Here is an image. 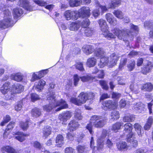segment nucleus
Segmentation results:
<instances>
[{"instance_id": "1", "label": "nucleus", "mask_w": 153, "mask_h": 153, "mask_svg": "<svg viewBox=\"0 0 153 153\" xmlns=\"http://www.w3.org/2000/svg\"><path fill=\"white\" fill-rule=\"evenodd\" d=\"M111 31L119 39H133L134 36V33H135L137 35L138 33L139 28L137 26L131 23L130 30H121L118 28L115 27L111 30Z\"/></svg>"}, {"instance_id": "2", "label": "nucleus", "mask_w": 153, "mask_h": 153, "mask_svg": "<svg viewBox=\"0 0 153 153\" xmlns=\"http://www.w3.org/2000/svg\"><path fill=\"white\" fill-rule=\"evenodd\" d=\"M106 119L102 118V116L99 115H94L91 116L90 121L85 126L86 128L87 129L91 134H93V125L97 128L103 127L106 124Z\"/></svg>"}, {"instance_id": "3", "label": "nucleus", "mask_w": 153, "mask_h": 153, "mask_svg": "<svg viewBox=\"0 0 153 153\" xmlns=\"http://www.w3.org/2000/svg\"><path fill=\"white\" fill-rule=\"evenodd\" d=\"M124 135H125V134H127L126 140L127 142H130L131 138H135V134L132 132V125L130 123H127L124 124Z\"/></svg>"}, {"instance_id": "4", "label": "nucleus", "mask_w": 153, "mask_h": 153, "mask_svg": "<svg viewBox=\"0 0 153 153\" xmlns=\"http://www.w3.org/2000/svg\"><path fill=\"white\" fill-rule=\"evenodd\" d=\"M101 107L103 109L115 110L118 106V102L117 101H113L111 100H107L103 101L102 102Z\"/></svg>"}, {"instance_id": "5", "label": "nucleus", "mask_w": 153, "mask_h": 153, "mask_svg": "<svg viewBox=\"0 0 153 153\" xmlns=\"http://www.w3.org/2000/svg\"><path fill=\"white\" fill-rule=\"evenodd\" d=\"M84 92H82L78 96V98L72 97L70 99V102L75 105L79 106L85 103L86 99Z\"/></svg>"}, {"instance_id": "6", "label": "nucleus", "mask_w": 153, "mask_h": 153, "mask_svg": "<svg viewBox=\"0 0 153 153\" xmlns=\"http://www.w3.org/2000/svg\"><path fill=\"white\" fill-rule=\"evenodd\" d=\"M78 14L79 18H88L91 15V10L88 7H82L78 10Z\"/></svg>"}, {"instance_id": "7", "label": "nucleus", "mask_w": 153, "mask_h": 153, "mask_svg": "<svg viewBox=\"0 0 153 153\" xmlns=\"http://www.w3.org/2000/svg\"><path fill=\"white\" fill-rule=\"evenodd\" d=\"M72 116L71 112L69 111H67L61 114H60L58 118L62 124L66 125L67 120L69 119Z\"/></svg>"}, {"instance_id": "8", "label": "nucleus", "mask_w": 153, "mask_h": 153, "mask_svg": "<svg viewBox=\"0 0 153 153\" xmlns=\"http://www.w3.org/2000/svg\"><path fill=\"white\" fill-rule=\"evenodd\" d=\"M56 107H59L56 109L55 111L57 112L61 110L62 109L67 108H68V105L66 102L64 100L61 99L60 100L58 101L55 102Z\"/></svg>"}, {"instance_id": "9", "label": "nucleus", "mask_w": 153, "mask_h": 153, "mask_svg": "<svg viewBox=\"0 0 153 153\" xmlns=\"http://www.w3.org/2000/svg\"><path fill=\"white\" fill-rule=\"evenodd\" d=\"M16 135L15 136V138L20 142H22L26 139L25 137L30 135L29 134L24 133L23 132L18 131L14 133L13 134Z\"/></svg>"}, {"instance_id": "10", "label": "nucleus", "mask_w": 153, "mask_h": 153, "mask_svg": "<svg viewBox=\"0 0 153 153\" xmlns=\"http://www.w3.org/2000/svg\"><path fill=\"white\" fill-rule=\"evenodd\" d=\"M80 126L79 123L74 119L71 120L68 124L67 129L70 132L76 130Z\"/></svg>"}, {"instance_id": "11", "label": "nucleus", "mask_w": 153, "mask_h": 153, "mask_svg": "<svg viewBox=\"0 0 153 153\" xmlns=\"http://www.w3.org/2000/svg\"><path fill=\"white\" fill-rule=\"evenodd\" d=\"M97 22L102 32H108V27L105 20L102 19H100L98 20Z\"/></svg>"}, {"instance_id": "12", "label": "nucleus", "mask_w": 153, "mask_h": 153, "mask_svg": "<svg viewBox=\"0 0 153 153\" xmlns=\"http://www.w3.org/2000/svg\"><path fill=\"white\" fill-rule=\"evenodd\" d=\"M110 59L109 66L111 68L116 65L119 56L115 53H113L110 55Z\"/></svg>"}, {"instance_id": "13", "label": "nucleus", "mask_w": 153, "mask_h": 153, "mask_svg": "<svg viewBox=\"0 0 153 153\" xmlns=\"http://www.w3.org/2000/svg\"><path fill=\"white\" fill-rule=\"evenodd\" d=\"M11 89L14 94H19L23 91L24 87L20 84L15 83L12 85Z\"/></svg>"}, {"instance_id": "14", "label": "nucleus", "mask_w": 153, "mask_h": 153, "mask_svg": "<svg viewBox=\"0 0 153 153\" xmlns=\"http://www.w3.org/2000/svg\"><path fill=\"white\" fill-rule=\"evenodd\" d=\"M33 122L30 118L25 120V121H21L19 123L20 128L23 131H27L29 127L30 124H32Z\"/></svg>"}, {"instance_id": "15", "label": "nucleus", "mask_w": 153, "mask_h": 153, "mask_svg": "<svg viewBox=\"0 0 153 153\" xmlns=\"http://www.w3.org/2000/svg\"><path fill=\"white\" fill-rule=\"evenodd\" d=\"M116 146L118 150L120 151L127 150L128 148V146L125 141H120L117 143Z\"/></svg>"}, {"instance_id": "16", "label": "nucleus", "mask_w": 153, "mask_h": 153, "mask_svg": "<svg viewBox=\"0 0 153 153\" xmlns=\"http://www.w3.org/2000/svg\"><path fill=\"white\" fill-rule=\"evenodd\" d=\"M105 17L107 21L110 25H112L113 26L117 25V20L113 16L111 13H106L105 14Z\"/></svg>"}, {"instance_id": "17", "label": "nucleus", "mask_w": 153, "mask_h": 153, "mask_svg": "<svg viewBox=\"0 0 153 153\" xmlns=\"http://www.w3.org/2000/svg\"><path fill=\"white\" fill-rule=\"evenodd\" d=\"M105 17L107 21L110 25H112L113 26L117 25V20L113 16L111 13H106L105 14Z\"/></svg>"}, {"instance_id": "18", "label": "nucleus", "mask_w": 153, "mask_h": 153, "mask_svg": "<svg viewBox=\"0 0 153 153\" xmlns=\"http://www.w3.org/2000/svg\"><path fill=\"white\" fill-rule=\"evenodd\" d=\"M52 129L51 126H45L42 128V136L47 138L52 133Z\"/></svg>"}, {"instance_id": "19", "label": "nucleus", "mask_w": 153, "mask_h": 153, "mask_svg": "<svg viewBox=\"0 0 153 153\" xmlns=\"http://www.w3.org/2000/svg\"><path fill=\"white\" fill-rule=\"evenodd\" d=\"M43 110L47 112H50L54 110L56 107L55 102H50L48 104L45 105L42 107Z\"/></svg>"}, {"instance_id": "20", "label": "nucleus", "mask_w": 153, "mask_h": 153, "mask_svg": "<svg viewBox=\"0 0 153 153\" xmlns=\"http://www.w3.org/2000/svg\"><path fill=\"white\" fill-rule=\"evenodd\" d=\"M46 70H43L40 71L37 73V74L34 73L32 76V79L33 81L41 79L46 74Z\"/></svg>"}, {"instance_id": "21", "label": "nucleus", "mask_w": 153, "mask_h": 153, "mask_svg": "<svg viewBox=\"0 0 153 153\" xmlns=\"http://www.w3.org/2000/svg\"><path fill=\"white\" fill-rule=\"evenodd\" d=\"M82 50L86 54L89 55L94 52V48L91 45H85L83 46Z\"/></svg>"}, {"instance_id": "22", "label": "nucleus", "mask_w": 153, "mask_h": 153, "mask_svg": "<svg viewBox=\"0 0 153 153\" xmlns=\"http://www.w3.org/2000/svg\"><path fill=\"white\" fill-rule=\"evenodd\" d=\"M30 113L32 117H33L37 118L42 115L41 109L37 107H35L32 108Z\"/></svg>"}, {"instance_id": "23", "label": "nucleus", "mask_w": 153, "mask_h": 153, "mask_svg": "<svg viewBox=\"0 0 153 153\" xmlns=\"http://www.w3.org/2000/svg\"><path fill=\"white\" fill-rule=\"evenodd\" d=\"M153 123V119L151 116H149L147 119L146 123L143 126V128L145 131L149 130L152 127Z\"/></svg>"}, {"instance_id": "24", "label": "nucleus", "mask_w": 153, "mask_h": 153, "mask_svg": "<svg viewBox=\"0 0 153 153\" xmlns=\"http://www.w3.org/2000/svg\"><path fill=\"white\" fill-rule=\"evenodd\" d=\"M152 62L148 61L146 65L143 67L141 69V72L144 74H146L150 72L152 68Z\"/></svg>"}, {"instance_id": "25", "label": "nucleus", "mask_w": 153, "mask_h": 153, "mask_svg": "<svg viewBox=\"0 0 153 153\" xmlns=\"http://www.w3.org/2000/svg\"><path fill=\"white\" fill-rule=\"evenodd\" d=\"M141 88L142 91L150 92L153 89V85L150 82H146L142 85Z\"/></svg>"}, {"instance_id": "26", "label": "nucleus", "mask_w": 153, "mask_h": 153, "mask_svg": "<svg viewBox=\"0 0 153 153\" xmlns=\"http://www.w3.org/2000/svg\"><path fill=\"white\" fill-rule=\"evenodd\" d=\"M123 125V123L122 122H117L112 124L111 130L113 132L117 133L121 129Z\"/></svg>"}, {"instance_id": "27", "label": "nucleus", "mask_w": 153, "mask_h": 153, "mask_svg": "<svg viewBox=\"0 0 153 153\" xmlns=\"http://www.w3.org/2000/svg\"><path fill=\"white\" fill-rule=\"evenodd\" d=\"M64 15L66 18L68 20H69L71 19L75 20L77 19V18H76L75 16V11H66L65 12Z\"/></svg>"}, {"instance_id": "28", "label": "nucleus", "mask_w": 153, "mask_h": 153, "mask_svg": "<svg viewBox=\"0 0 153 153\" xmlns=\"http://www.w3.org/2000/svg\"><path fill=\"white\" fill-rule=\"evenodd\" d=\"M10 82H8L3 84L0 89V91L3 94H5L10 90Z\"/></svg>"}, {"instance_id": "29", "label": "nucleus", "mask_w": 153, "mask_h": 153, "mask_svg": "<svg viewBox=\"0 0 153 153\" xmlns=\"http://www.w3.org/2000/svg\"><path fill=\"white\" fill-rule=\"evenodd\" d=\"M97 59L94 57H91L88 58L86 62L87 66L89 68L94 67L97 63Z\"/></svg>"}, {"instance_id": "30", "label": "nucleus", "mask_w": 153, "mask_h": 153, "mask_svg": "<svg viewBox=\"0 0 153 153\" xmlns=\"http://www.w3.org/2000/svg\"><path fill=\"white\" fill-rule=\"evenodd\" d=\"M2 21L6 28L12 26L15 23L12 19L10 18H4Z\"/></svg>"}, {"instance_id": "31", "label": "nucleus", "mask_w": 153, "mask_h": 153, "mask_svg": "<svg viewBox=\"0 0 153 153\" xmlns=\"http://www.w3.org/2000/svg\"><path fill=\"white\" fill-rule=\"evenodd\" d=\"M94 55L97 57H100V58H102L104 54V51L103 48H96L94 51Z\"/></svg>"}, {"instance_id": "32", "label": "nucleus", "mask_w": 153, "mask_h": 153, "mask_svg": "<svg viewBox=\"0 0 153 153\" xmlns=\"http://www.w3.org/2000/svg\"><path fill=\"white\" fill-rule=\"evenodd\" d=\"M121 4V0H112L109 3V8L112 9H114L116 7L120 6Z\"/></svg>"}, {"instance_id": "33", "label": "nucleus", "mask_w": 153, "mask_h": 153, "mask_svg": "<svg viewBox=\"0 0 153 153\" xmlns=\"http://www.w3.org/2000/svg\"><path fill=\"white\" fill-rule=\"evenodd\" d=\"M56 142L58 147H61L63 145L64 137L61 134H58L56 139Z\"/></svg>"}, {"instance_id": "34", "label": "nucleus", "mask_w": 153, "mask_h": 153, "mask_svg": "<svg viewBox=\"0 0 153 153\" xmlns=\"http://www.w3.org/2000/svg\"><path fill=\"white\" fill-rule=\"evenodd\" d=\"M20 5L27 10H29L31 7L29 5V2L27 0H19Z\"/></svg>"}, {"instance_id": "35", "label": "nucleus", "mask_w": 153, "mask_h": 153, "mask_svg": "<svg viewBox=\"0 0 153 153\" xmlns=\"http://www.w3.org/2000/svg\"><path fill=\"white\" fill-rule=\"evenodd\" d=\"M135 119L133 115L128 114L125 115L123 117V120L124 122H130L133 121Z\"/></svg>"}, {"instance_id": "36", "label": "nucleus", "mask_w": 153, "mask_h": 153, "mask_svg": "<svg viewBox=\"0 0 153 153\" xmlns=\"http://www.w3.org/2000/svg\"><path fill=\"white\" fill-rule=\"evenodd\" d=\"M81 81L83 82H92L95 79L94 77L88 75L83 76L80 77Z\"/></svg>"}, {"instance_id": "37", "label": "nucleus", "mask_w": 153, "mask_h": 153, "mask_svg": "<svg viewBox=\"0 0 153 153\" xmlns=\"http://www.w3.org/2000/svg\"><path fill=\"white\" fill-rule=\"evenodd\" d=\"M128 61V59L126 57H122L120 60L119 65L118 69L119 70H122L124 67L126 65Z\"/></svg>"}, {"instance_id": "38", "label": "nucleus", "mask_w": 153, "mask_h": 153, "mask_svg": "<svg viewBox=\"0 0 153 153\" xmlns=\"http://www.w3.org/2000/svg\"><path fill=\"white\" fill-rule=\"evenodd\" d=\"M2 150L8 153H17L15 149L9 146H4L2 148Z\"/></svg>"}, {"instance_id": "39", "label": "nucleus", "mask_w": 153, "mask_h": 153, "mask_svg": "<svg viewBox=\"0 0 153 153\" xmlns=\"http://www.w3.org/2000/svg\"><path fill=\"white\" fill-rule=\"evenodd\" d=\"M22 13V11L21 9L16 8L13 10V15L15 19H17Z\"/></svg>"}, {"instance_id": "40", "label": "nucleus", "mask_w": 153, "mask_h": 153, "mask_svg": "<svg viewBox=\"0 0 153 153\" xmlns=\"http://www.w3.org/2000/svg\"><path fill=\"white\" fill-rule=\"evenodd\" d=\"M82 0H69V4L70 7H74L80 5Z\"/></svg>"}, {"instance_id": "41", "label": "nucleus", "mask_w": 153, "mask_h": 153, "mask_svg": "<svg viewBox=\"0 0 153 153\" xmlns=\"http://www.w3.org/2000/svg\"><path fill=\"white\" fill-rule=\"evenodd\" d=\"M13 80L18 82L21 81L23 79V76L19 73H17L11 76Z\"/></svg>"}, {"instance_id": "42", "label": "nucleus", "mask_w": 153, "mask_h": 153, "mask_svg": "<svg viewBox=\"0 0 153 153\" xmlns=\"http://www.w3.org/2000/svg\"><path fill=\"white\" fill-rule=\"evenodd\" d=\"M84 94L87 100H92L94 99L95 94L94 93L90 91L84 92Z\"/></svg>"}, {"instance_id": "43", "label": "nucleus", "mask_w": 153, "mask_h": 153, "mask_svg": "<svg viewBox=\"0 0 153 153\" xmlns=\"http://www.w3.org/2000/svg\"><path fill=\"white\" fill-rule=\"evenodd\" d=\"M78 153H87L86 148L84 145H78L76 148Z\"/></svg>"}, {"instance_id": "44", "label": "nucleus", "mask_w": 153, "mask_h": 153, "mask_svg": "<svg viewBox=\"0 0 153 153\" xmlns=\"http://www.w3.org/2000/svg\"><path fill=\"white\" fill-rule=\"evenodd\" d=\"M45 84L46 82L44 80L41 79L39 81L38 84L36 86V88L38 91H41L43 89Z\"/></svg>"}, {"instance_id": "45", "label": "nucleus", "mask_w": 153, "mask_h": 153, "mask_svg": "<svg viewBox=\"0 0 153 153\" xmlns=\"http://www.w3.org/2000/svg\"><path fill=\"white\" fill-rule=\"evenodd\" d=\"M135 61L133 59L131 60L127 65L128 71H132L135 68Z\"/></svg>"}, {"instance_id": "46", "label": "nucleus", "mask_w": 153, "mask_h": 153, "mask_svg": "<svg viewBox=\"0 0 153 153\" xmlns=\"http://www.w3.org/2000/svg\"><path fill=\"white\" fill-rule=\"evenodd\" d=\"M15 123L14 121H11L7 126L6 128L5 129L4 134L6 135V133L7 131L11 130L15 126Z\"/></svg>"}, {"instance_id": "47", "label": "nucleus", "mask_w": 153, "mask_h": 153, "mask_svg": "<svg viewBox=\"0 0 153 153\" xmlns=\"http://www.w3.org/2000/svg\"><path fill=\"white\" fill-rule=\"evenodd\" d=\"M94 32V30L91 27H88L84 31L85 35L87 37H90L93 35Z\"/></svg>"}, {"instance_id": "48", "label": "nucleus", "mask_w": 153, "mask_h": 153, "mask_svg": "<svg viewBox=\"0 0 153 153\" xmlns=\"http://www.w3.org/2000/svg\"><path fill=\"white\" fill-rule=\"evenodd\" d=\"M114 15L117 18L122 19L124 18V15L122 12L119 10H115L113 12Z\"/></svg>"}, {"instance_id": "49", "label": "nucleus", "mask_w": 153, "mask_h": 153, "mask_svg": "<svg viewBox=\"0 0 153 153\" xmlns=\"http://www.w3.org/2000/svg\"><path fill=\"white\" fill-rule=\"evenodd\" d=\"M11 120L10 116L9 115H6L3 118L2 121L0 123V126H4L9 122Z\"/></svg>"}, {"instance_id": "50", "label": "nucleus", "mask_w": 153, "mask_h": 153, "mask_svg": "<svg viewBox=\"0 0 153 153\" xmlns=\"http://www.w3.org/2000/svg\"><path fill=\"white\" fill-rule=\"evenodd\" d=\"M108 59L105 56H103L102 58H100V60L98 64V66L100 68H103L105 66Z\"/></svg>"}, {"instance_id": "51", "label": "nucleus", "mask_w": 153, "mask_h": 153, "mask_svg": "<svg viewBox=\"0 0 153 153\" xmlns=\"http://www.w3.org/2000/svg\"><path fill=\"white\" fill-rule=\"evenodd\" d=\"M66 137L68 141H73L76 137V134L75 133L68 132L66 134Z\"/></svg>"}, {"instance_id": "52", "label": "nucleus", "mask_w": 153, "mask_h": 153, "mask_svg": "<svg viewBox=\"0 0 153 153\" xmlns=\"http://www.w3.org/2000/svg\"><path fill=\"white\" fill-rule=\"evenodd\" d=\"M85 19L83 20L82 22L81 25V27L83 28H87L90 25V22L88 18H85Z\"/></svg>"}, {"instance_id": "53", "label": "nucleus", "mask_w": 153, "mask_h": 153, "mask_svg": "<svg viewBox=\"0 0 153 153\" xmlns=\"http://www.w3.org/2000/svg\"><path fill=\"white\" fill-rule=\"evenodd\" d=\"M100 85L102 88L104 90L107 91L109 87L106 81L104 80H100L99 81Z\"/></svg>"}, {"instance_id": "54", "label": "nucleus", "mask_w": 153, "mask_h": 153, "mask_svg": "<svg viewBox=\"0 0 153 153\" xmlns=\"http://www.w3.org/2000/svg\"><path fill=\"white\" fill-rule=\"evenodd\" d=\"M97 144L96 147L97 150L102 151L103 150L104 144L103 141H101V138H98L97 140Z\"/></svg>"}, {"instance_id": "55", "label": "nucleus", "mask_w": 153, "mask_h": 153, "mask_svg": "<svg viewBox=\"0 0 153 153\" xmlns=\"http://www.w3.org/2000/svg\"><path fill=\"white\" fill-rule=\"evenodd\" d=\"M76 68L81 71H83L85 69L83 66V64L82 62H76L75 65Z\"/></svg>"}, {"instance_id": "56", "label": "nucleus", "mask_w": 153, "mask_h": 153, "mask_svg": "<svg viewBox=\"0 0 153 153\" xmlns=\"http://www.w3.org/2000/svg\"><path fill=\"white\" fill-rule=\"evenodd\" d=\"M121 96V94L120 93L115 92H112L111 94V98L112 99H114L115 100L114 101H117L118 102Z\"/></svg>"}, {"instance_id": "57", "label": "nucleus", "mask_w": 153, "mask_h": 153, "mask_svg": "<svg viewBox=\"0 0 153 153\" xmlns=\"http://www.w3.org/2000/svg\"><path fill=\"white\" fill-rule=\"evenodd\" d=\"M69 28L71 30L75 31L77 30L78 29L77 23L76 22H72L70 25Z\"/></svg>"}, {"instance_id": "58", "label": "nucleus", "mask_w": 153, "mask_h": 153, "mask_svg": "<svg viewBox=\"0 0 153 153\" xmlns=\"http://www.w3.org/2000/svg\"><path fill=\"white\" fill-rule=\"evenodd\" d=\"M119 115V112L117 111H113L111 113V118L114 120L118 119L120 117Z\"/></svg>"}, {"instance_id": "59", "label": "nucleus", "mask_w": 153, "mask_h": 153, "mask_svg": "<svg viewBox=\"0 0 153 153\" xmlns=\"http://www.w3.org/2000/svg\"><path fill=\"white\" fill-rule=\"evenodd\" d=\"M34 2L39 6H45L47 4L46 2L41 0H34Z\"/></svg>"}, {"instance_id": "60", "label": "nucleus", "mask_w": 153, "mask_h": 153, "mask_svg": "<svg viewBox=\"0 0 153 153\" xmlns=\"http://www.w3.org/2000/svg\"><path fill=\"white\" fill-rule=\"evenodd\" d=\"M30 98L33 102H34L40 99L39 95L35 93H32L31 94Z\"/></svg>"}, {"instance_id": "61", "label": "nucleus", "mask_w": 153, "mask_h": 153, "mask_svg": "<svg viewBox=\"0 0 153 153\" xmlns=\"http://www.w3.org/2000/svg\"><path fill=\"white\" fill-rule=\"evenodd\" d=\"M75 149L71 146L66 147L64 150L65 153H75Z\"/></svg>"}, {"instance_id": "62", "label": "nucleus", "mask_w": 153, "mask_h": 153, "mask_svg": "<svg viewBox=\"0 0 153 153\" xmlns=\"http://www.w3.org/2000/svg\"><path fill=\"white\" fill-rule=\"evenodd\" d=\"M144 26L149 28L153 27V22L151 21H146L144 24Z\"/></svg>"}, {"instance_id": "63", "label": "nucleus", "mask_w": 153, "mask_h": 153, "mask_svg": "<svg viewBox=\"0 0 153 153\" xmlns=\"http://www.w3.org/2000/svg\"><path fill=\"white\" fill-rule=\"evenodd\" d=\"M74 78V85L75 86H77L78 82L80 79L79 77L77 74H74L73 76Z\"/></svg>"}, {"instance_id": "64", "label": "nucleus", "mask_w": 153, "mask_h": 153, "mask_svg": "<svg viewBox=\"0 0 153 153\" xmlns=\"http://www.w3.org/2000/svg\"><path fill=\"white\" fill-rule=\"evenodd\" d=\"M75 118L78 120H82V116L81 115V113L78 112H76L74 114Z\"/></svg>"}]
</instances>
